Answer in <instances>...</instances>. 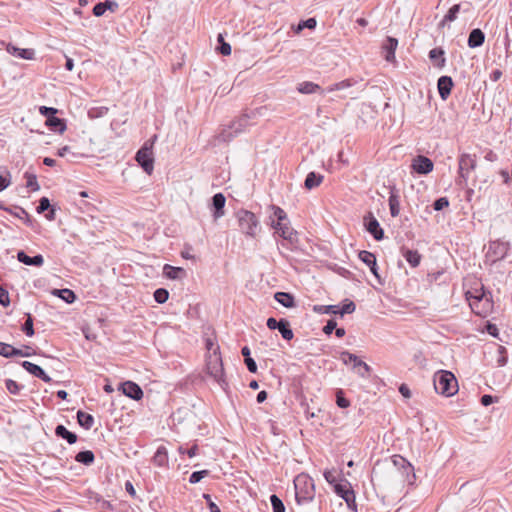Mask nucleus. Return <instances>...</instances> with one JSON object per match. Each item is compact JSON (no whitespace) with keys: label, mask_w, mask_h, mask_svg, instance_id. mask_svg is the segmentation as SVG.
<instances>
[{"label":"nucleus","mask_w":512,"mask_h":512,"mask_svg":"<svg viewBox=\"0 0 512 512\" xmlns=\"http://www.w3.org/2000/svg\"><path fill=\"white\" fill-rule=\"evenodd\" d=\"M119 8V4L116 2V1H113V0H105L103 2H99L97 3L94 7H93V14L96 16V17H100L102 15H104V13L109 10L111 12H116L117 9Z\"/></svg>","instance_id":"21"},{"label":"nucleus","mask_w":512,"mask_h":512,"mask_svg":"<svg viewBox=\"0 0 512 512\" xmlns=\"http://www.w3.org/2000/svg\"><path fill=\"white\" fill-rule=\"evenodd\" d=\"M337 323L335 320H329L323 328V332L327 335L331 334L335 330Z\"/></svg>","instance_id":"58"},{"label":"nucleus","mask_w":512,"mask_h":512,"mask_svg":"<svg viewBox=\"0 0 512 512\" xmlns=\"http://www.w3.org/2000/svg\"><path fill=\"white\" fill-rule=\"evenodd\" d=\"M119 390H121L125 396L133 400L138 401L143 398V391L141 387L133 381H126L122 383Z\"/></svg>","instance_id":"13"},{"label":"nucleus","mask_w":512,"mask_h":512,"mask_svg":"<svg viewBox=\"0 0 512 512\" xmlns=\"http://www.w3.org/2000/svg\"><path fill=\"white\" fill-rule=\"evenodd\" d=\"M258 115L257 110H251L240 115L238 118L233 120L227 127L223 128L222 131L216 136L219 142H229L233 138L237 137L241 133L248 130V128L254 125L251 122Z\"/></svg>","instance_id":"1"},{"label":"nucleus","mask_w":512,"mask_h":512,"mask_svg":"<svg viewBox=\"0 0 512 512\" xmlns=\"http://www.w3.org/2000/svg\"><path fill=\"white\" fill-rule=\"evenodd\" d=\"M297 90L299 93L302 94H313L322 91L321 87L318 84L311 81H304L300 83L297 87Z\"/></svg>","instance_id":"35"},{"label":"nucleus","mask_w":512,"mask_h":512,"mask_svg":"<svg viewBox=\"0 0 512 512\" xmlns=\"http://www.w3.org/2000/svg\"><path fill=\"white\" fill-rule=\"evenodd\" d=\"M316 20L315 18H309L305 21H301L299 24H298V30H302L304 28H308V29H314L316 27Z\"/></svg>","instance_id":"52"},{"label":"nucleus","mask_w":512,"mask_h":512,"mask_svg":"<svg viewBox=\"0 0 512 512\" xmlns=\"http://www.w3.org/2000/svg\"><path fill=\"white\" fill-rule=\"evenodd\" d=\"M270 502L273 508V512H285V506L277 495L272 494L270 496Z\"/></svg>","instance_id":"41"},{"label":"nucleus","mask_w":512,"mask_h":512,"mask_svg":"<svg viewBox=\"0 0 512 512\" xmlns=\"http://www.w3.org/2000/svg\"><path fill=\"white\" fill-rule=\"evenodd\" d=\"M208 475H209L208 470L195 471L190 475L189 482L191 484H196Z\"/></svg>","instance_id":"46"},{"label":"nucleus","mask_w":512,"mask_h":512,"mask_svg":"<svg viewBox=\"0 0 512 512\" xmlns=\"http://www.w3.org/2000/svg\"><path fill=\"white\" fill-rule=\"evenodd\" d=\"M6 50L9 54L25 60H32L35 57L34 49L30 48H18L12 44H8Z\"/></svg>","instance_id":"19"},{"label":"nucleus","mask_w":512,"mask_h":512,"mask_svg":"<svg viewBox=\"0 0 512 512\" xmlns=\"http://www.w3.org/2000/svg\"><path fill=\"white\" fill-rule=\"evenodd\" d=\"M398 46V40L394 37H387L382 48L385 52V60L393 62L395 60V51Z\"/></svg>","instance_id":"23"},{"label":"nucleus","mask_w":512,"mask_h":512,"mask_svg":"<svg viewBox=\"0 0 512 512\" xmlns=\"http://www.w3.org/2000/svg\"><path fill=\"white\" fill-rule=\"evenodd\" d=\"M429 58L433 62L434 66L438 68H443L445 66L446 59L442 48H433L430 50Z\"/></svg>","instance_id":"28"},{"label":"nucleus","mask_w":512,"mask_h":512,"mask_svg":"<svg viewBox=\"0 0 512 512\" xmlns=\"http://www.w3.org/2000/svg\"><path fill=\"white\" fill-rule=\"evenodd\" d=\"M277 330H279L283 339H285L287 341L293 339V337H294V333H293L292 329L290 328L289 322L284 318L280 319V325L277 328Z\"/></svg>","instance_id":"37"},{"label":"nucleus","mask_w":512,"mask_h":512,"mask_svg":"<svg viewBox=\"0 0 512 512\" xmlns=\"http://www.w3.org/2000/svg\"><path fill=\"white\" fill-rule=\"evenodd\" d=\"M334 491L346 502L349 508L356 510V496L349 482L345 484L336 483L334 485Z\"/></svg>","instance_id":"10"},{"label":"nucleus","mask_w":512,"mask_h":512,"mask_svg":"<svg viewBox=\"0 0 512 512\" xmlns=\"http://www.w3.org/2000/svg\"><path fill=\"white\" fill-rule=\"evenodd\" d=\"M236 218L242 233L249 237H255L257 235L259 221L254 213L241 209L236 212Z\"/></svg>","instance_id":"7"},{"label":"nucleus","mask_w":512,"mask_h":512,"mask_svg":"<svg viewBox=\"0 0 512 512\" xmlns=\"http://www.w3.org/2000/svg\"><path fill=\"white\" fill-rule=\"evenodd\" d=\"M364 223L366 230L374 237L375 240L380 241L384 238V231L372 213H369V215L364 218Z\"/></svg>","instance_id":"12"},{"label":"nucleus","mask_w":512,"mask_h":512,"mask_svg":"<svg viewBox=\"0 0 512 512\" xmlns=\"http://www.w3.org/2000/svg\"><path fill=\"white\" fill-rule=\"evenodd\" d=\"M27 187L31 188L33 191L39 189V185L37 183V179L35 176H30L27 180Z\"/></svg>","instance_id":"62"},{"label":"nucleus","mask_w":512,"mask_h":512,"mask_svg":"<svg viewBox=\"0 0 512 512\" xmlns=\"http://www.w3.org/2000/svg\"><path fill=\"white\" fill-rule=\"evenodd\" d=\"M203 498L206 500L210 512H221L220 508L213 502L209 494H203Z\"/></svg>","instance_id":"54"},{"label":"nucleus","mask_w":512,"mask_h":512,"mask_svg":"<svg viewBox=\"0 0 512 512\" xmlns=\"http://www.w3.org/2000/svg\"><path fill=\"white\" fill-rule=\"evenodd\" d=\"M271 209L273 210V217L270 216V222L272 228L275 229V233L292 242L295 238V231L290 227L286 212L275 205H272Z\"/></svg>","instance_id":"3"},{"label":"nucleus","mask_w":512,"mask_h":512,"mask_svg":"<svg viewBox=\"0 0 512 512\" xmlns=\"http://www.w3.org/2000/svg\"><path fill=\"white\" fill-rule=\"evenodd\" d=\"M39 112L43 115V116H46L47 118L48 117H51L53 115H55L57 113V109L56 108H53V107H46V106H41L39 108Z\"/></svg>","instance_id":"57"},{"label":"nucleus","mask_w":512,"mask_h":512,"mask_svg":"<svg viewBox=\"0 0 512 512\" xmlns=\"http://www.w3.org/2000/svg\"><path fill=\"white\" fill-rule=\"evenodd\" d=\"M484 41H485L484 32L479 28H475L470 32V34L468 36L467 45L469 48L474 49V48L482 46Z\"/></svg>","instance_id":"24"},{"label":"nucleus","mask_w":512,"mask_h":512,"mask_svg":"<svg viewBox=\"0 0 512 512\" xmlns=\"http://www.w3.org/2000/svg\"><path fill=\"white\" fill-rule=\"evenodd\" d=\"M355 309H356V306H355L354 302L349 301V302L345 303L341 308H339V314L342 316L344 314H351L355 311Z\"/></svg>","instance_id":"51"},{"label":"nucleus","mask_w":512,"mask_h":512,"mask_svg":"<svg viewBox=\"0 0 512 512\" xmlns=\"http://www.w3.org/2000/svg\"><path fill=\"white\" fill-rule=\"evenodd\" d=\"M163 273L169 279H179L185 274V270L181 267H174L169 264H165L163 267Z\"/></svg>","instance_id":"34"},{"label":"nucleus","mask_w":512,"mask_h":512,"mask_svg":"<svg viewBox=\"0 0 512 512\" xmlns=\"http://www.w3.org/2000/svg\"><path fill=\"white\" fill-rule=\"evenodd\" d=\"M153 142H145L136 153L135 159L142 169L151 175L154 170Z\"/></svg>","instance_id":"9"},{"label":"nucleus","mask_w":512,"mask_h":512,"mask_svg":"<svg viewBox=\"0 0 512 512\" xmlns=\"http://www.w3.org/2000/svg\"><path fill=\"white\" fill-rule=\"evenodd\" d=\"M169 292L164 288H158L154 292V299L157 303L163 304L168 300Z\"/></svg>","instance_id":"43"},{"label":"nucleus","mask_w":512,"mask_h":512,"mask_svg":"<svg viewBox=\"0 0 512 512\" xmlns=\"http://www.w3.org/2000/svg\"><path fill=\"white\" fill-rule=\"evenodd\" d=\"M411 167L418 174H428L433 170L434 164L428 157L418 155L413 159Z\"/></svg>","instance_id":"11"},{"label":"nucleus","mask_w":512,"mask_h":512,"mask_svg":"<svg viewBox=\"0 0 512 512\" xmlns=\"http://www.w3.org/2000/svg\"><path fill=\"white\" fill-rule=\"evenodd\" d=\"M244 361H245V364H246L247 369L249 370V372L256 373V371H257V364L254 361V359L249 357V358H246Z\"/></svg>","instance_id":"59"},{"label":"nucleus","mask_w":512,"mask_h":512,"mask_svg":"<svg viewBox=\"0 0 512 512\" xmlns=\"http://www.w3.org/2000/svg\"><path fill=\"white\" fill-rule=\"evenodd\" d=\"M154 465L158 467L168 466V451L165 446H159L152 459Z\"/></svg>","instance_id":"27"},{"label":"nucleus","mask_w":512,"mask_h":512,"mask_svg":"<svg viewBox=\"0 0 512 512\" xmlns=\"http://www.w3.org/2000/svg\"><path fill=\"white\" fill-rule=\"evenodd\" d=\"M77 421L79 425L86 430L91 429L92 426L94 425L93 416L81 410L77 412Z\"/></svg>","instance_id":"33"},{"label":"nucleus","mask_w":512,"mask_h":512,"mask_svg":"<svg viewBox=\"0 0 512 512\" xmlns=\"http://www.w3.org/2000/svg\"><path fill=\"white\" fill-rule=\"evenodd\" d=\"M22 367L27 372H29L33 376L41 379L45 383H50L52 381L51 377L40 366H38V365H36V364H34L32 362L24 361L22 363Z\"/></svg>","instance_id":"16"},{"label":"nucleus","mask_w":512,"mask_h":512,"mask_svg":"<svg viewBox=\"0 0 512 512\" xmlns=\"http://www.w3.org/2000/svg\"><path fill=\"white\" fill-rule=\"evenodd\" d=\"M46 125L54 132H59L60 134L64 133L66 130V123L64 119L55 117L54 115L48 117L46 120Z\"/></svg>","instance_id":"29"},{"label":"nucleus","mask_w":512,"mask_h":512,"mask_svg":"<svg viewBox=\"0 0 512 512\" xmlns=\"http://www.w3.org/2000/svg\"><path fill=\"white\" fill-rule=\"evenodd\" d=\"M6 389L13 395L19 394V392L24 388L23 385H19L12 379H7L5 381Z\"/></svg>","instance_id":"42"},{"label":"nucleus","mask_w":512,"mask_h":512,"mask_svg":"<svg viewBox=\"0 0 512 512\" xmlns=\"http://www.w3.org/2000/svg\"><path fill=\"white\" fill-rule=\"evenodd\" d=\"M336 403L340 408H347L350 405L349 400L342 396L341 391L336 395Z\"/></svg>","instance_id":"56"},{"label":"nucleus","mask_w":512,"mask_h":512,"mask_svg":"<svg viewBox=\"0 0 512 512\" xmlns=\"http://www.w3.org/2000/svg\"><path fill=\"white\" fill-rule=\"evenodd\" d=\"M266 325L270 330H276L280 325V320L270 317L267 319Z\"/></svg>","instance_id":"60"},{"label":"nucleus","mask_w":512,"mask_h":512,"mask_svg":"<svg viewBox=\"0 0 512 512\" xmlns=\"http://www.w3.org/2000/svg\"><path fill=\"white\" fill-rule=\"evenodd\" d=\"M460 11V5L455 4L453 5L447 12V14L444 16L443 22L449 21L452 22L457 18V14Z\"/></svg>","instance_id":"45"},{"label":"nucleus","mask_w":512,"mask_h":512,"mask_svg":"<svg viewBox=\"0 0 512 512\" xmlns=\"http://www.w3.org/2000/svg\"><path fill=\"white\" fill-rule=\"evenodd\" d=\"M51 207L50 201L47 197H42L39 200V205L37 206V212L43 213L44 211L48 210Z\"/></svg>","instance_id":"53"},{"label":"nucleus","mask_w":512,"mask_h":512,"mask_svg":"<svg viewBox=\"0 0 512 512\" xmlns=\"http://www.w3.org/2000/svg\"><path fill=\"white\" fill-rule=\"evenodd\" d=\"M17 259L19 262L27 266L41 267L44 264V258L42 255L38 254L33 257H30L24 251H18Z\"/></svg>","instance_id":"22"},{"label":"nucleus","mask_w":512,"mask_h":512,"mask_svg":"<svg viewBox=\"0 0 512 512\" xmlns=\"http://www.w3.org/2000/svg\"><path fill=\"white\" fill-rule=\"evenodd\" d=\"M225 203H226V198L222 193H216L212 197V210H213L212 215H213L214 221H217L219 218L224 216Z\"/></svg>","instance_id":"15"},{"label":"nucleus","mask_w":512,"mask_h":512,"mask_svg":"<svg viewBox=\"0 0 512 512\" xmlns=\"http://www.w3.org/2000/svg\"><path fill=\"white\" fill-rule=\"evenodd\" d=\"M490 293L484 291L483 286L480 289L468 290L466 299L472 311L480 316H485L492 309Z\"/></svg>","instance_id":"4"},{"label":"nucleus","mask_w":512,"mask_h":512,"mask_svg":"<svg viewBox=\"0 0 512 512\" xmlns=\"http://www.w3.org/2000/svg\"><path fill=\"white\" fill-rule=\"evenodd\" d=\"M324 478L329 484L335 485L337 483V479L332 471H325Z\"/></svg>","instance_id":"61"},{"label":"nucleus","mask_w":512,"mask_h":512,"mask_svg":"<svg viewBox=\"0 0 512 512\" xmlns=\"http://www.w3.org/2000/svg\"><path fill=\"white\" fill-rule=\"evenodd\" d=\"M22 330L29 337L34 335L33 319L30 314L27 315V320L23 324Z\"/></svg>","instance_id":"47"},{"label":"nucleus","mask_w":512,"mask_h":512,"mask_svg":"<svg viewBox=\"0 0 512 512\" xmlns=\"http://www.w3.org/2000/svg\"><path fill=\"white\" fill-rule=\"evenodd\" d=\"M448 206H449V200L447 199V197H440V198L436 199L433 203V208L436 211H441L442 209H444Z\"/></svg>","instance_id":"49"},{"label":"nucleus","mask_w":512,"mask_h":512,"mask_svg":"<svg viewBox=\"0 0 512 512\" xmlns=\"http://www.w3.org/2000/svg\"><path fill=\"white\" fill-rule=\"evenodd\" d=\"M392 462H393V465L395 467H397L398 469L400 468V466H403V465L408 469V482L409 483H412L415 480L414 467L404 457H402L400 455H394L392 457Z\"/></svg>","instance_id":"26"},{"label":"nucleus","mask_w":512,"mask_h":512,"mask_svg":"<svg viewBox=\"0 0 512 512\" xmlns=\"http://www.w3.org/2000/svg\"><path fill=\"white\" fill-rule=\"evenodd\" d=\"M207 373L220 385L222 389H226L227 382L225 380L222 357L219 346H216L212 353L206 357Z\"/></svg>","instance_id":"6"},{"label":"nucleus","mask_w":512,"mask_h":512,"mask_svg":"<svg viewBox=\"0 0 512 512\" xmlns=\"http://www.w3.org/2000/svg\"><path fill=\"white\" fill-rule=\"evenodd\" d=\"M434 389L438 394L446 397L453 396L458 391V382L450 371L440 370L433 377Z\"/></svg>","instance_id":"5"},{"label":"nucleus","mask_w":512,"mask_h":512,"mask_svg":"<svg viewBox=\"0 0 512 512\" xmlns=\"http://www.w3.org/2000/svg\"><path fill=\"white\" fill-rule=\"evenodd\" d=\"M57 295L66 303H73L76 299L75 293L70 289L56 290Z\"/></svg>","instance_id":"40"},{"label":"nucleus","mask_w":512,"mask_h":512,"mask_svg":"<svg viewBox=\"0 0 512 512\" xmlns=\"http://www.w3.org/2000/svg\"><path fill=\"white\" fill-rule=\"evenodd\" d=\"M11 356H29V353H24L19 349L12 347L11 345L2 343V357L8 358Z\"/></svg>","instance_id":"38"},{"label":"nucleus","mask_w":512,"mask_h":512,"mask_svg":"<svg viewBox=\"0 0 512 512\" xmlns=\"http://www.w3.org/2000/svg\"><path fill=\"white\" fill-rule=\"evenodd\" d=\"M274 298L278 303L286 308H293L296 305L293 295L287 292H276Z\"/></svg>","instance_id":"30"},{"label":"nucleus","mask_w":512,"mask_h":512,"mask_svg":"<svg viewBox=\"0 0 512 512\" xmlns=\"http://www.w3.org/2000/svg\"><path fill=\"white\" fill-rule=\"evenodd\" d=\"M389 191V209L392 217H397L400 213V197L395 186H391Z\"/></svg>","instance_id":"20"},{"label":"nucleus","mask_w":512,"mask_h":512,"mask_svg":"<svg viewBox=\"0 0 512 512\" xmlns=\"http://www.w3.org/2000/svg\"><path fill=\"white\" fill-rule=\"evenodd\" d=\"M358 257L363 263H365L369 267L373 275L380 280L375 255L372 252L363 250L359 252Z\"/></svg>","instance_id":"17"},{"label":"nucleus","mask_w":512,"mask_h":512,"mask_svg":"<svg viewBox=\"0 0 512 512\" xmlns=\"http://www.w3.org/2000/svg\"><path fill=\"white\" fill-rule=\"evenodd\" d=\"M351 86H352L351 81L346 79V80H343V81H340L338 83L330 85L327 88V92L330 93V92H334V91H337V90H343V89L349 88Z\"/></svg>","instance_id":"44"},{"label":"nucleus","mask_w":512,"mask_h":512,"mask_svg":"<svg viewBox=\"0 0 512 512\" xmlns=\"http://www.w3.org/2000/svg\"><path fill=\"white\" fill-rule=\"evenodd\" d=\"M323 181V176L320 174H317L315 172H310L306 176L304 186L305 188L311 190L315 187H318Z\"/></svg>","instance_id":"36"},{"label":"nucleus","mask_w":512,"mask_h":512,"mask_svg":"<svg viewBox=\"0 0 512 512\" xmlns=\"http://www.w3.org/2000/svg\"><path fill=\"white\" fill-rule=\"evenodd\" d=\"M499 358L497 359L498 366L502 367L507 363V351L504 346H498Z\"/></svg>","instance_id":"50"},{"label":"nucleus","mask_w":512,"mask_h":512,"mask_svg":"<svg viewBox=\"0 0 512 512\" xmlns=\"http://www.w3.org/2000/svg\"><path fill=\"white\" fill-rule=\"evenodd\" d=\"M344 356H348L349 360L352 361L353 370L355 373H357L362 378H367L369 376L371 368L367 363L359 359L353 353H346Z\"/></svg>","instance_id":"14"},{"label":"nucleus","mask_w":512,"mask_h":512,"mask_svg":"<svg viewBox=\"0 0 512 512\" xmlns=\"http://www.w3.org/2000/svg\"><path fill=\"white\" fill-rule=\"evenodd\" d=\"M94 459H95L94 453L90 450L81 451L75 456V460L77 462L85 464V465L92 464L94 462Z\"/></svg>","instance_id":"39"},{"label":"nucleus","mask_w":512,"mask_h":512,"mask_svg":"<svg viewBox=\"0 0 512 512\" xmlns=\"http://www.w3.org/2000/svg\"><path fill=\"white\" fill-rule=\"evenodd\" d=\"M13 214L19 219L28 218V213L21 207H15Z\"/></svg>","instance_id":"63"},{"label":"nucleus","mask_w":512,"mask_h":512,"mask_svg":"<svg viewBox=\"0 0 512 512\" xmlns=\"http://www.w3.org/2000/svg\"><path fill=\"white\" fill-rule=\"evenodd\" d=\"M437 88L442 100H446L453 88V81L450 76H441L437 82Z\"/></svg>","instance_id":"18"},{"label":"nucleus","mask_w":512,"mask_h":512,"mask_svg":"<svg viewBox=\"0 0 512 512\" xmlns=\"http://www.w3.org/2000/svg\"><path fill=\"white\" fill-rule=\"evenodd\" d=\"M216 346H219V345L217 343H215L213 339H211V338L206 339V348H207L208 354L212 353Z\"/></svg>","instance_id":"64"},{"label":"nucleus","mask_w":512,"mask_h":512,"mask_svg":"<svg viewBox=\"0 0 512 512\" xmlns=\"http://www.w3.org/2000/svg\"><path fill=\"white\" fill-rule=\"evenodd\" d=\"M55 434L56 436L65 439L69 444H74L77 441V435L61 424L56 426Z\"/></svg>","instance_id":"31"},{"label":"nucleus","mask_w":512,"mask_h":512,"mask_svg":"<svg viewBox=\"0 0 512 512\" xmlns=\"http://www.w3.org/2000/svg\"><path fill=\"white\" fill-rule=\"evenodd\" d=\"M493 252L495 255V259H502L505 257L508 251V245L501 243L499 241L492 242L489 245V253Z\"/></svg>","instance_id":"32"},{"label":"nucleus","mask_w":512,"mask_h":512,"mask_svg":"<svg viewBox=\"0 0 512 512\" xmlns=\"http://www.w3.org/2000/svg\"><path fill=\"white\" fill-rule=\"evenodd\" d=\"M477 165V157L475 154L463 153L459 156L458 166H459V176L456 180V183L464 187L467 185L470 172L475 170Z\"/></svg>","instance_id":"8"},{"label":"nucleus","mask_w":512,"mask_h":512,"mask_svg":"<svg viewBox=\"0 0 512 512\" xmlns=\"http://www.w3.org/2000/svg\"><path fill=\"white\" fill-rule=\"evenodd\" d=\"M401 254L411 267L416 268L419 266L422 256L417 250L402 247Z\"/></svg>","instance_id":"25"},{"label":"nucleus","mask_w":512,"mask_h":512,"mask_svg":"<svg viewBox=\"0 0 512 512\" xmlns=\"http://www.w3.org/2000/svg\"><path fill=\"white\" fill-rule=\"evenodd\" d=\"M218 41L220 43V46L218 48L219 52L224 56L230 55L231 46L230 44L224 42L223 36L221 34L218 35Z\"/></svg>","instance_id":"48"},{"label":"nucleus","mask_w":512,"mask_h":512,"mask_svg":"<svg viewBox=\"0 0 512 512\" xmlns=\"http://www.w3.org/2000/svg\"><path fill=\"white\" fill-rule=\"evenodd\" d=\"M295 500L298 506L303 507L312 502L315 497L313 479L305 473L297 475L294 479Z\"/></svg>","instance_id":"2"},{"label":"nucleus","mask_w":512,"mask_h":512,"mask_svg":"<svg viewBox=\"0 0 512 512\" xmlns=\"http://www.w3.org/2000/svg\"><path fill=\"white\" fill-rule=\"evenodd\" d=\"M319 311L326 313V314H339V306H337V305L321 306L319 308Z\"/></svg>","instance_id":"55"}]
</instances>
